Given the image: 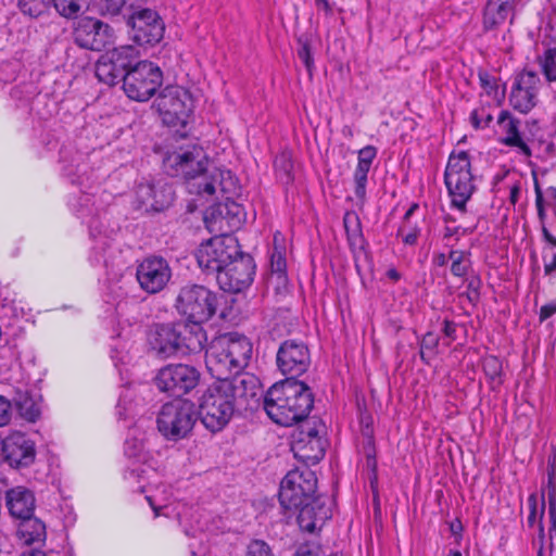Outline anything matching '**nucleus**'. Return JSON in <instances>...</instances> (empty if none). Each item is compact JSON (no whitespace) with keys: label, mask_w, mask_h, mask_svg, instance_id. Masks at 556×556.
I'll list each match as a JSON object with an SVG mask.
<instances>
[{"label":"nucleus","mask_w":556,"mask_h":556,"mask_svg":"<svg viewBox=\"0 0 556 556\" xmlns=\"http://www.w3.org/2000/svg\"><path fill=\"white\" fill-rule=\"evenodd\" d=\"M317 477L306 466L290 470L280 483L279 502L286 509L298 511L302 531L315 533L332 518V503L326 496L314 497Z\"/></svg>","instance_id":"1"},{"label":"nucleus","mask_w":556,"mask_h":556,"mask_svg":"<svg viewBox=\"0 0 556 556\" xmlns=\"http://www.w3.org/2000/svg\"><path fill=\"white\" fill-rule=\"evenodd\" d=\"M164 166L172 175H182L188 182L190 192L213 195L217 189L230 193L235 188L229 170L214 167L207 169V157L198 147L172 152L164 159Z\"/></svg>","instance_id":"2"},{"label":"nucleus","mask_w":556,"mask_h":556,"mask_svg":"<svg viewBox=\"0 0 556 556\" xmlns=\"http://www.w3.org/2000/svg\"><path fill=\"white\" fill-rule=\"evenodd\" d=\"M263 405L274 422L289 427L307 417L314 405V396L303 381L288 378L266 392Z\"/></svg>","instance_id":"3"},{"label":"nucleus","mask_w":556,"mask_h":556,"mask_svg":"<svg viewBox=\"0 0 556 556\" xmlns=\"http://www.w3.org/2000/svg\"><path fill=\"white\" fill-rule=\"evenodd\" d=\"M253 354L251 341L243 334L229 332L214 339L205 352L207 370L214 378L224 374H238L250 363Z\"/></svg>","instance_id":"4"},{"label":"nucleus","mask_w":556,"mask_h":556,"mask_svg":"<svg viewBox=\"0 0 556 556\" xmlns=\"http://www.w3.org/2000/svg\"><path fill=\"white\" fill-rule=\"evenodd\" d=\"M149 342L152 350L163 357L185 355L201 352L205 346L206 333L197 325L161 324L151 330Z\"/></svg>","instance_id":"5"},{"label":"nucleus","mask_w":556,"mask_h":556,"mask_svg":"<svg viewBox=\"0 0 556 556\" xmlns=\"http://www.w3.org/2000/svg\"><path fill=\"white\" fill-rule=\"evenodd\" d=\"M444 184L451 198L452 206L465 212L467 202L476 191L468 152L452 151L444 172Z\"/></svg>","instance_id":"6"},{"label":"nucleus","mask_w":556,"mask_h":556,"mask_svg":"<svg viewBox=\"0 0 556 556\" xmlns=\"http://www.w3.org/2000/svg\"><path fill=\"white\" fill-rule=\"evenodd\" d=\"M175 307L187 318L185 324L202 327L216 313L217 298L204 286L186 285L177 294Z\"/></svg>","instance_id":"7"},{"label":"nucleus","mask_w":556,"mask_h":556,"mask_svg":"<svg viewBox=\"0 0 556 556\" xmlns=\"http://www.w3.org/2000/svg\"><path fill=\"white\" fill-rule=\"evenodd\" d=\"M198 414L194 404L187 400L165 403L157 415L160 433L169 441L185 439L193 429Z\"/></svg>","instance_id":"8"},{"label":"nucleus","mask_w":556,"mask_h":556,"mask_svg":"<svg viewBox=\"0 0 556 556\" xmlns=\"http://www.w3.org/2000/svg\"><path fill=\"white\" fill-rule=\"evenodd\" d=\"M233 395H229L218 380L201 397L199 415L204 427L212 432L222 430L235 412Z\"/></svg>","instance_id":"9"},{"label":"nucleus","mask_w":556,"mask_h":556,"mask_svg":"<svg viewBox=\"0 0 556 556\" xmlns=\"http://www.w3.org/2000/svg\"><path fill=\"white\" fill-rule=\"evenodd\" d=\"M163 81L161 68L152 62L139 61L124 75L123 89L135 101H148Z\"/></svg>","instance_id":"10"},{"label":"nucleus","mask_w":556,"mask_h":556,"mask_svg":"<svg viewBox=\"0 0 556 556\" xmlns=\"http://www.w3.org/2000/svg\"><path fill=\"white\" fill-rule=\"evenodd\" d=\"M239 251L237 238L220 233L202 243L195 256L202 269L217 275L233 257L239 256Z\"/></svg>","instance_id":"11"},{"label":"nucleus","mask_w":556,"mask_h":556,"mask_svg":"<svg viewBox=\"0 0 556 556\" xmlns=\"http://www.w3.org/2000/svg\"><path fill=\"white\" fill-rule=\"evenodd\" d=\"M155 106L164 124L184 127L193 111V99L187 89L167 86L155 99Z\"/></svg>","instance_id":"12"},{"label":"nucleus","mask_w":556,"mask_h":556,"mask_svg":"<svg viewBox=\"0 0 556 556\" xmlns=\"http://www.w3.org/2000/svg\"><path fill=\"white\" fill-rule=\"evenodd\" d=\"M326 447L325 425L319 420L302 425L291 444L294 457L306 467L317 464L325 456Z\"/></svg>","instance_id":"13"},{"label":"nucleus","mask_w":556,"mask_h":556,"mask_svg":"<svg viewBox=\"0 0 556 556\" xmlns=\"http://www.w3.org/2000/svg\"><path fill=\"white\" fill-rule=\"evenodd\" d=\"M200 379L199 371L189 365L172 364L160 369L155 382L157 388L174 396H181L194 389Z\"/></svg>","instance_id":"14"},{"label":"nucleus","mask_w":556,"mask_h":556,"mask_svg":"<svg viewBox=\"0 0 556 556\" xmlns=\"http://www.w3.org/2000/svg\"><path fill=\"white\" fill-rule=\"evenodd\" d=\"M173 200V187L163 179L143 178L135 188L137 208L146 212H161L167 208Z\"/></svg>","instance_id":"15"},{"label":"nucleus","mask_w":556,"mask_h":556,"mask_svg":"<svg viewBox=\"0 0 556 556\" xmlns=\"http://www.w3.org/2000/svg\"><path fill=\"white\" fill-rule=\"evenodd\" d=\"M127 24L130 27V37L139 46H154L164 36V23L157 12L151 9L135 11Z\"/></svg>","instance_id":"16"},{"label":"nucleus","mask_w":556,"mask_h":556,"mask_svg":"<svg viewBox=\"0 0 556 556\" xmlns=\"http://www.w3.org/2000/svg\"><path fill=\"white\" fill-rule=\"evenodd\" d=\"M254 273L255 265L252 257L239 251V256L233 257L216 275V280L222 290L238 293L252 283Z\"/></svg>","instance_id":"17"},{"label":"nucleus","mask_w":556,"mask_h":556,"mask_svg":"<svg viewBox=\"0 0 556 556\" xmlns=\"http://www.w3.org/2000/svg\"><path fill=\"white\" fill-rule=\"evenodd\" d=\"M136 277L142 290L154 294L167 286L172 278V268L165 258L149 256L137 266Z\"/></svg>","instance_id":"18"},{"label":"nucleus","mask_w":556,"mask_h":556,"mask_svg":"<svg viewBox=\"0 0 556 556\" xmlns=\"http://www.w3.org/2000/svg\"><path fill=\"white\" fill-rule=\"evenodd\" d=\"M0 456L13 468L28 467L36 457L35 443L25 433L12 432L0 439Z\"/></svg>","instance_id":"19"},{"label":"nucleus","mask_w":556,"mask_h":556,"mask_svg":"<svg viewBox=\"0 0 556 556\" xmlns=\"http://www.w3.org/2000/svg\"><path fill=\"white\" fill-rule=\"evenodd\" d=\"M311 365V355L306 344L295 340L282 342L277 352V366L291 379L304 374Z\"/></svg>","instance_id":"20"},{"label":"nucleus","mask_w":556,"mask_h":556,"mask_svg":"<svg viewBox=\"0 0 556 556\" xmlns=\"http://www.w3.org/2000/svg\"><path fill=\"white\" fill-rule=\"evenodd\" d=\"M215 379L229 395H233L235 404L239 402L249 405L251 402H258L262 395L258 378L250 372L241 370L238 374H224V377Z\"/></svg>","instance_id":"21"},{"label":"nucleus","mask_w":556,"mask_h":556,"mask_svg":"<svg viewBox=\"0 0 556 556\" xmlns=\"http://www.w3.org/2000/svg\"><path fill=\"white\" fill-rule=\"evenodd\" d=\"M359 425L362 429V434L364 437L363 443V454L366 457V467L370 471V488L372 490L374 495V505L376 517H380V507H379V495H378V477H377V459H376V447L374 440V429H372V417L367 410H362L359 408Z\"/></svg>","instance_id":"22"},{"label":"nucleus","mask_w":556,"mask_h":556,"mask_svg":"<svg viewBox=\"0 0 556 556\" xmlns=\"http://www.w3.org/2000/svg\"><path fill=\"white\" fill-rule=\"evenodd\" d=\"M75 42L85 49L101 51L112 38V28L101 21L83 20L74 31Z\"/></svg>","instance_id":"23"},{"label":"nucleus","mask_w":556,"mask_h":556,"mask_svg":"<svg viewBox=\"0 0 556 556\" xmlns=\"http://www.w3.org/2000/svg\"><path fill=\"white\" fill-rule=\"evenodd\" d=\"M540 78L534 72L520 73L511 87L510 105L521 112L528 113L535 106Z\"/></svg>","instance_id":"24"},{"label":"nucleus","mask_w":556,"mask_h":556,"mask_svg":"<svg viewBox=\"0 0 556 556\" xmlns=\"http://www.w3.org/2000/svg\"><path fill=\"white\" fill-rule=\"evenodd\" d=\"M496 125L501 134L500 142L506 147L516 148L518 152L527 157L532 155L530 147L527 144L520 132V121L509 111L502 110L497 116Z\"/></svg>","instance_id":"25"},{"label":"nucleus","mask_w":556,"mask_h":556,"mask_svg":"<svg viewBox=\"0 0 556 556\" xmlns=\"http://www.w3.org/2000/svg\"><path fill=\"white\" fill-rule=\"evenodd\" d=\"M242 208L235 202H227L208 207L204 213V224L210 232H222L225 225L228 227L238 226L241 223Z\"/></svg>","instance_id":"26"},{"label":"nucleus","mask_w":556,"mask_h":556,"mask_svg":"<svg viewBox=\"0 0 556 556\" xmlns=\"http://www.w3.org/2000/svg\"><path fill=\"white\" fill-rule=\"evenodd\" d=\"M7 506L10 514L16 519H23L33 515L35 509V496L24 486H16L7 492Z\"/></svg>","instance_id":"27"},{"label":"nucleus","mask_w":556,"mask_h":556,"mask_svg":"<svg viewBox=\"0 0 556 556\" xmlns=\"http://www.w3.org/2000/svg\"><path fill=\"white\" fill-rule=\"evenodd\" d=\"M377 156V148L366 146L357 152V166L354 172L355 195L364 200L366 195L367 176Z\"/></svg>","instance_id":"28"},{"label":"nucleus","mask_w":556,"mask_h":556,"mask_svg":"<svg viewBox=\"0 0 556 556\" xmlns=\"http://www.w3.org/2000/svg\"><path fill=\"white\" fill-rule=\"evenodd\" d=\"M515 0H489L483 13V27L485 30L496 28L505 22L513 12Z\"/></svg>","instance_id":"29"},{"label":"nucleus","mask_w":556,"mask_h":556,"mask_svg":"<svg viewBox=\"0 0 556 556\" xmlns=\"http://www.w3.org/2000/svg\"><path fill=\"white\" fill-rule=\"evenodd\" d=\"M46 534L45 523L38 518L33 517V515L20 520L17 536L23 544L30 545L43 542Z\"/></svg>","instance_id":"30"},{"label":"nucleus","mask_w":556,"mask_h":556,"mask_svg":"<svg viewBox=\"0 0 556 556\" xmlns=\"http://www.w3.org/2000/svg\"><path fill=\"white\" fill-rule=\"evenodd\" d=\"M125 74L106 53L102 54L96 64V76L106 85L113 86L121 79L124 81Z\"/></svg>","instance_id":"31"},{"label":"nucleus","mask_w":556,"mask_h":556,"mask_svg":"<svg viewBox=\"0 0 556 556\" xmlns=\"http://www.w3.org/2000/svg\"><path fill=\"white\" fill-rule=\"evenodd\" d=\"M105 53L124 73L134 67L139 58V50L130 45L116 47Z\"/></svg>","instance_id":"32"},{"label":"nucleus","mask_w":556,"mask_h":556,"mask_svg":"<svg viewBox=\"0 0 556 556\" xmlns=\"http://www.w3.org/2000/svg\"><path fill=\"white\" fill-rule=\"evenodd\" d=\"M13 401L20 415L25 420L35 421L38 418L40 414L39 406L27 391H17Z\"/></svg>","instance_id":"33"},{"label":"nucleus","mask_w":556,"mask_h":556,"mask_svg":"<svg viewBox=\"0 0 556 556\" xmlns=\"http://www.w3.org/2000/svg\"><path fill=\"white\" fill-rule=\"evenodd\" d=\"M482 368L493 388L503 383V364L498 357L493 355L485 356L482 359Z\"/></svg>","instance_id":"34"},{"label":"nucleus","mask_w":556,"mask_h":556,"mask_svg":"<svg viewBox=\"0 0 556 556\" xmlns=\"http://www.w3.org/2000/svg\"><path fill=\"white\" fill-rule=\"evenodd\" d=\"M58 13L66 18L77 17L78 14L89 7V0H53Z\"/></svg>","instance_id":"35"},{"label":"nucleus","mask_w":556,"mask_h":556,"mask_svg":"<svg viewBox=\"0 0 556 556\" xmlns=\"http://www.w3.org/2000/svg\"><path fill=\"white\" fill-rule=\"evenodd\" d=\"M351 244L354 247L353 257L355 269L361 275L363 269H370V260L365 247V240L362 236H357Z\"/></svg>","instance_id":"36"},{"label":"nucleus","mask_w":556,"mask_h":556,"mask_svg":"<svg viewBox=\"0 0 556 556\" xmlns=\"http://www.w3.org/2000/svg\"><path fill=\"white\" fill-rule=\"evenodd\" d=\"M540 66L548 81H556V48H548L539 58Z\"/></svg>","instance_id":"37"},{"label":"nucleus","mask_w":556,"mask_h":556,"mask_svg":"<svg viewBox=\"0 0 556 556\" xmlns=\"http://www.w3.org/2000/svg\"><path fill=\"white\" fill-rule=\"evenodd\" d=\"M270 269H271L273 274L277 275V278L281 282L286 281V279H287V277H286V271H287L286 256H285L282 249L278 248L276 244L274 245V249H273V252L270 255Z\"/></svg>","instance_id":"38"},{"label":"nucleus","mask_w":556,"mask_h":556,"mask_svg":"<svg viewBox=\"0 0 556 556\" xmlns=\"http://www.w3.org/2000/svg\"><path fill=\"white\" fill-rule=\"evenodd\" d=\"M439 337L429 331L427 332L421 341H420V351H419V355H420V358L421 361L425 363V364H429V358L434 356L435 353H437V349H438V345H439Z\"/></svg>","instance_id":"39"},{"label":"nucleus","mask_w":556,"mask_h":556,"mask_svg":"<svg viewBox=\"0 0 556 556\" xmlns=\"http://www.w3.org/2000/svg\"><path fill=\"white\" fill-rule=\"evenodd\" d=\"M53 3V0H18L20 9L24 14L37 17L43 14Z\"/></svg>","instance_id":"40"},{"label":"nucleus","mask_w":556,"mask_h":556,"mask_svg":"<svg viewBox=\"0 0 556 556\" xmlns=\"http://www.w3.org/2000/svg\"><path fill=\"white\" fill-rule=\"evenodd\" d=\"M470 121L476 129L489 127L493 121L492 105H481L470 114Z\"/></svg>","instance_id":"41"},{"label":"nucleus","mask_w":556,"mask_h":556,"mask_svg":"<svg viewBox=\"0 0 556 556\" xmlns=\"http://www.w3.org/2000/svg\"><path fill=\"white\" fill-rule=\"evenodd\" d=\"M419 235L420 228L417 225H410V223H403L397 229V236L402 237V241L407 245L417 244Z\"/></svg>","instance_id":"42"},{"label":"nucleus","mask_w":556,"mask_h":556,"mask_svg":"<svg viewBox=\"0 0 556 556\" xmlns=\"http://www.w3.org/2000/svg\"><path fill=\"white\" fill-rule=\"evenodd\" d=\"M125 455L129 458H140L144 450V443L141 438L131 435L130 433L125 441Z\"/></svg>","instance_id":"43"},{"label":"nucleus","mask_w":556,"mask_h":556,"mask_svg":"<svg viewBox=\"0 0 556 556\" xmlns=\"http://www.w3.org/2000/svg\"><path fill=\"white\" fill-rule=\"evenodd\" d=\"M478 76L481 88L488 93V96L493 94L494 98H496L498 89L496 78L489 74L486 71H480Z\"/></svg>","instance_id":"44"},{"label":"nucleus","mask_w":556,"mask_h":556,"mask_svg":"<svg viewBox=\"0 0 556 556\" xmlns=\"http://www.w3.org/2000/svg\"><path fill=\"white\" fill-rule=\"evenodd\" d=\"M482 281L479 276H471L467 279L466 296L472 304H477L480 300V289Z\"/></svg>","instance_id":"45"},{"label":"nucleus","mask_w":556,"mask_h":556,"mask_svg":"<svg viewBox=\"0 0 556 556\" xmlns=\"http://www.w3.org/2000/svg\"><path fill=\"white\" fill-rule=\"evenodd\" d=\"M245 556H274V554L266 542L254 540L248 545Z\"/></svg>","instance_id":"46"},{"label":"nucleus","mask_w":556,"mask_h":556,"mask_svg":"<svg viewBox=\"0 0 556 556\" xmlns=\"http://www.w3.org/2000/svg\"><path fill=\"white\" fill-rule=\"evenodd\" d=\"M300 48L298 50V56L305 65L306 70L312 73L314 66V60L312 56L311 48L307 41L300 40Z\"/></svg>","instance_id":"47"},{"label":"nucleus","mask_w":556,"mask_h":556,"mask_svg":"<svg viewBox=\"0 0 556 556\" xmlns=\"http://www.w3.org/2000/svg\"><path fill=\"white\" fill-rule=\"evenodd\" d=\"M127 0H100V10L103 14L116 15Z\"/></svg>","instance_id":"48"},{"label":"nucleus","mask_w":556,"mask_h":556,"mask_svg":"<svg viewBox=\"0 0 556 556\" xmlns=\"http://www.w3.org/2000/svg\"><path fill=\"white\" fill-rule=\"evenodd\" d=\"M12 417V404L4 396L0 395V427L7 426Z\"/></svg>","instance_id":"49"},{"label":"nucleus","mask_w":556,"mask_h":556,"mask_svg":"<svg viewBox=\"0 0 556 556\" xmlns=\"http://www.w3.org/2000/svg\"><path fill=\"white\" fill-rule=\"evenodd\" d=\"M528 504H529L530 511H529V516L527 518V523L530 528H532L536 523L538 516L540 517V511L538 509V503H536L535 495L532 494L529 496Z\"/></svg>","instance_id":"50"},{"label":"nucleus","mask_w":556,"mask_h":556,"mask_svg":"<svg viewBox=\"0 0 556 556\" xmlns=\"http://www.w3.org/2000/svg\"><path fill=\"white\" fill-rule=\"evenodd\" d=\"M544 510H545V504L544 502L542 503L541 505V508H540V520L538 521V535L536 538L533 539V546L534 547H538L539 546H542L544 547V527H543V523H542V518H543V515H544Z\"/></svg>","instance_id":"51"},{"label":"nucleus","mask_w":556,"mask_h":556,"mask_svg":"<svg viewBox=\"0 0 556 556\" xmlns=\"http://www.w3.org/2000/svg\"><path fill=\"white\" fill-rule=\"evenodd\" d=\"M128 395L127 394H121L118 403H117V415L119 418H126L132 410L131 403L127 402Z\"/></svg>","instance_id":"52"},{"label":"nucleus","mask_w":556,"mask_h":556,"mask_svg":"<svg viewBox=\"0 0 556 556\" xmlns=\"http://www.w3.org/2000/svg\"><path fill=\"white\" fill-rule=\"evenodd\" d=\"M470 261L467 262H453L451 266V271L456 277H464L469 268Z\"/></svg>","instance_id":"53"},{"label":"nucleus","mask_w":556,"mask_h":556,"mask_svg":"<svg viewBox=\"0 0 556 556\" xmlns=\"http://www.w3.org/2000/svg\"><path fill=\"white\" fill-rule=\"evenodd\" d=\"M442 332L451 341L456 340V324L452 320L445 319L443 321Z\"/></svg>","instance_id":"54"},{"label":"nucleus","mask_w":556,"mask_h":556,"mask_svg":"<svg viewBox=\"0 0 556 556\" xmlns=\"http://www.w3.org/2000/svg\"><path fill=\"white\" fill-rule=\"evenodd\" d=\"M555 313H556V304H554V303L545 304L540 308V316H539L540 320L544 321V320L548 319L549 317H552Z\"/></svg>","instance_id":"55"},{"label":"nucleus","mask_w":556,"mask_h":556,"mask_svg":"<svg viewBox=\"0 0 556 556\" xmlns=\"http://www.w3.org/2000/svg\"><path fill=\"white\" fill-rule=\"evenodd\" d=\"M275 168L278 170V169H282L287 175L289 174V170H290V162L287 157L286 154H281L280 156H277L275 159Z\"/></svg>","instance_id":"56"},{"label":"nucleus","mask_w":556,"mask_h":556,"mask_svg":"<svg viewBox=\"0 0 556 556\" xmlns=\"http://www.w3.org/2000/svg\"><path fill=\"white\" fill-rule=\"evenodd\" d=\"M520 193H521L520 182L514 184L509 190V201L511 204L515 205L518 202Z\"/></svg>","instance_id":"57"},{"label":"nucleus","mask_w":556,"mask_h":556,"mask_svg":"<svg viewBox=\"0 0 556 556\" xmlns=\"http://www.w3.org/2000/svg\"><path fill=\"white\" fill-rule=\"evenodd\" d=\"M450 531L456 539L462 538L463 525L459 519H455L450 523Z\"/></svg>","instance_id":"58"},{"label":"nucleus","mask_w":556,"mask_h":556,"mask_svg":"<svg viewBox=\"0 0 556 556\" xmlns=\"http://www.w3.org/2000/svg\"><path fill=\"white\" fill-rule=\"evenodd\" d=\"M147 501L149 502L150 506L152 507V509L155 514V517L160 516V515H167L166 513H162V510L167 509L166 505L156 504L152 496H147Z\"/></svg>","instance_id":"59"},{"label":"nucleus","mask_w":556,"mask_h":556,"mask_svg":"<svg viewBox=\"0 0 556 556\" xmlns=\"http://www.w3.org/2000/svg\"><path fill=\"white\" fill-rule=\"evenodd\" d=\"M548 513L552 522L549 533H552L553 531H556V505L554 501H549Z\"/></svg>","instance_id":"60"},{"label":"nucleus","mask_w":556,"mask_h":556,"mask_svg":"<svg viewBox=\"0 0 556 556\" xmlns=\"http://www.w3.org/2000/svg\"><path fill=\"white\" fill-rule=\"evenodd\" d=\"M534 189H535V206H536V208L544 207L543 206V193H542V190H541L540 185L536 179L534 180Z\"/></svg>","instance_id":"61"},{"label":"nucleus","mask_w":556,"mask_h":556,"mask_svg":"<svg viewBox=\"0 0 556 556\" xmlns=\"http://www.w3.org/2000/svg\"><path fill=\"white\" fill-rule=\"evenodd\" d=\"M450 260L453 262H467L469 261L468 257L465 255V253L463 251H456V250H453L450 252Z\"/></svg>","instance_id":"62"},{"label":"nucleus","mask_w":556,"mask_h":556,"mask_svg":"<svg viewBox=\"0 0 556 556\" xmlns=\"http://www.w3.org/2000/svg\"><path fill=\"white\" fill-rule=\"evenodd\" d=\"M542 232H543V237L544 239L551 243L552 245L556 247V237L553 236L552 232H549V230L543 226L542 228Z\"/></svg>","instance_id":"63"},{"label":"nucleus","mask_w":556,"mask_h":556,"mask_svg":"<svg viewBox=\"0 0 556 556\" xmlns=\"http://www.w3.org/2000/svg\"><path fill=\"white\" fill-rule=\"evenodd\" d=\"M545 274H551L556 270V253L554 254L552 261L544 266Z\"/></svg>","instance_id":"64"}]
</instances>
